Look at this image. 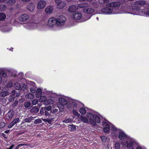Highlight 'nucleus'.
Returning a JSON list of instances; mask_svg holds the SVG:
<instances>
[{"instance_id": "f257e3e1", "label": "nucleus", "mask_w": 149, "mask_h": 149, "mask_svg": "<svg viewBox=\"0 0 149 149\" xmlns=\"http://www.w3.org/2000/svg\"><path fill=\"white\" fill-rule=\"evenodd\" d=\"M52 107L51 106H48L42 107L40 110V114L41 116L44 115L45 117L50 116V113H52Z\"/></svg>"}, {"instance_id": "f03ea898", "label": "nucleus", "mask_w": 149, "mask_h": 149, "mask_svg": "<svg viewBox=\"0 0 149 149\" xmlns=\"http://www.w3.org/2000/svg\"><path fill=\"white\" fill-rule=\"evenodd\" d=\"M88 114L87 117L89 119V121L92 125H95L96 124V123H100V119L99 116L91 113H89Z\"/></svg>"}, {"instance_id": "7ed1b4c3", "label": "nucleus", "mask_w": 149, "mask_h": 149, "mask_svg": "<svg viewBox=\"0 0 149 149\" xmlns=\"http://www.w3.org/2000/svg\"><path fill=\"white\" fill-rule=\"evenodd\" d=\"M127 2L125 0H119L118 1H115L107 3V6L111 7H117L120 6L123 3H125Z\"/></svg>"}, {"instance_id": "20e7f679", "label": "nucleus", "mask_w": 149, "mask_h": 149, "mask_svg": "<svg viewBox=\"0 0 149 149\" xmlns=\"http://www.w3.org/2000/svg\"><path fill=\"white\" fill-rule=\"evenodd\" d=\"M66 20V17L63 15L56 16V24L57 25H61V24L64 23Z\"/></svg>"}, {"instance_id": "39448f33", "label": "nucleus", "mask_w": 149, "mask_h": 149, "mask_svg": "<svg viewBox=\"0 0 149 149\" xmlns=\"http://www.w3.org/2000/svg\"><path fill=\"white\" fill-rule=\"evenodd\" d=\"M29 17L28 14H24L22 15L19 18V19L20 22H26L28 20Z\"/></svg>"}, {"instance_id": "423d86ee", "label": "nucleus", "mask_w": 149, "mask_h": 149, "mask_svg": "<svg viewBox=\"0 0 149 149\" xmlns=\"http://www.w3.org/2000/svg\"><path fill=\"white\" fill-rule=\"evenodd\" d=\"M146 3V1L144 0H140L136 1L134 3L130 2V4L138 6H142L144 5Z\"/></svg>"}, {"instance_id": "0eeeda50", "label": "nucleus", "mask_w": 149, "mask_h": 149, "mask_svg": "<svg viewBox=\"0 0 149 149\" xmlns=\"http://www.w3.org/2000/svg\"><path fill=\"white\" fill-rule=\"evenodd\" d=\"M110 7L103 8L101 9V11L104 13L109 14L112 13L113 11V9L112 8H109Z\"/></svg>"}, {"instance_id": "6e6552de", "label": "nucleus", "mask_w": 149, "mask_h": 149, "mask_svg": "<svg viewBox=\"0 0 149 149\" xmlns=\"http://www.w3.org/2000/svg\"><path fill=\"white\" fill-rule=\"evenodd\" d=\"M56 18H55L54 17L50 18L48 20V25L49 26L52 27L53 26L54 24H56Z\"/></svg>"}, {"instance_id": "1a4fd4ad", "label": "nucleus", "mask_w": 149, "mask_h": 149, "mask_svg": "<svg viewBox=\"0 0 149 149\" xmlns=\"http://www.w3.org/2000/svg\"><path fill=\"white\" fill-rule=\"evenodd\" d=\"M14 114V112L12 110H10L6 115V119L9 120H11L13 117Z\"/></svg>"}, {"instance_id": "9d476101", "label": "nucleus", "mask_w": 149, "mask_h": 149, "mask_svg": "<svg viewBox=\"0 0 149 149\" xmlns=\"http://www.w3.org/2000/svg\"><path fill=\"white\" fill-rule=\"evenodd\" d=\"M102 124L103 126L105 127L103 128V131L106 133L108 132L110 130L109 125L106 122H103Z\"/></svg>"}, {"instance_id": "9b49d317", "label": "nucleus", "mask_w": 149, "mask_h": 149, "mask_svg": "<svg viewBox=\"0 0 149 149\" xmlns=\"http://www.w3.org/2000/svg\"><path fill=\"white\" fill-rule=\"evenodd\" d=\"M46 4L45 1H39L37 4V8L38 9H41L44 8Z\"/></svg>"}, {"instance_id": "f8f14e48", "label": "nucleus", "mask_w": 149, "mask_h": 149, "mask_svg": "<svg viewBox=\"0 0 149 149\" xmlns=\"http://www.w3.org/2000/svg\"><path fill=\"white\" fill-rule=\"evenodd\" d=\"M83 10L85 13L91 14L94 12L95 10L93 8L87 7L86 8H84Z\"/></svg>"}, {"instance_id": "ddd939ff", "label": "nucleus", "mask_w": 149, "mask_h": 149, "mask_svg": "<svg viewBox=\"0 0 149 149\" xmlns=\"http://www.w3.org/2000/svg\"><path fill=\"white\" fill-rule=\"evenodd\" d=\"M20 121L19 118H17L14 119L8 125V127L11 128L16 123H19Z\"/></svg>"}, {"instance_id": "4468645a", "label": "nucleus", "mask_w": 149, "mask_h": 149, "mask_svg": "<svg viewBox=\"0 0 149 149\" xmlns=\"http://www.w3.org/2000/svg\"><path fill=\"white\" fill-rule=\"evenodd\" d=\"M78 7L74 5L70 6L68 8V11L71 13H74L78 10Z\"/></svg>"}, {"instance_id": "2eb2a0df", "label": "nucleus", "mask_w": 149, "mask_h": 149, "mask_svg": "<svg viewBox=\"0 0 149 149\" xmlns=\"http://www.w3.org/2000/svg\"><path fill=\"white\" fill-rule=\"evenodd\" d=\"M34 4L32 3H29L26 6V8L31 12L33 11L35 9Z\"/></svg>"}, {"instance_id": "dca6fc26", "label": "nucleus", "mask_w": 149, "mask_h": 149, "mask_svg": "<svg viewBox=\"0 0 149 149\" xmlns=\"http://www.w3.org/2000/svg\"><path fill=\"white\" fill-rule=\"evenodd\" d=\"M59 101L62 107L63 108V106L67 104V102L66 100L63 98H60L59 99Z\"/></svg>"}, {"instance_id": "f3484780", "label": "nucleus", "mask_w": 149, "mask_h": 149, "mask_svg": "<svg viewBox=\"0 0 149 149\" xmlns=\"http://www.w3.org/2000/svg\"><path fill=\"white\" fill-rule=\"evenodd\" d=\"M125 144H127V147L129 149H135L134 148L132 147L134 144V142L130 141L129 142L127 141L125 142Z\"/></svg>"}, {"instance_id": "a211bd4d", "label": "nucleus", "mask_w": 149, "mask_h": 149, "mask_svg": "<svg viewBox=\"0 0 149 149\" xmlns=\"http://www.w3.org/2000/svg\"><path fill=\"white\" fill-rule=\"evenodd\" d=\"M39 108L37 107H32L30 110L31 112L33 114H36L39 111Z\"/></svg>"}, {"instance_id": "6ab92c4d", "label": "nucleus", "mask_w": 149, "mask_h": 149, "mask_svg": "<svg viewBox=\"0 0 149 149\" xmlns=\"http://www.w3.org/2000/svg\"><path fill=\"white\" fill-rule=\"evenodd\" d=\"M81 14L80 13H76L73 14V17L75 19H79L81 18Z\"/></svg>"}, {"instance_id": "aec40b11", "label": "nucleus", "mask_w": 149, "mask_h": 149, "mask_svg": "<svg viewBox=\"0 0 149 149\" xmlns=\"http://www.w3.org/2000/svg\"><path fill=\"white\" fill-rule=\"evenodd\" d=\"M66 3L65 1H62L57 5V8L59 9H62L66 5Z\"/></svg>"}, {"instance_id": "412c9836", "label": "nucleus", "mask_w": 149, "mask_h": 149, "mask_svg": "<svg viewBox=\"0 0 149 149\" xmlns=\"http://www.w3.org/2000/svg\"><path fill=\"white\" fill-rule=\"evenodd\" d=\"M127 8H130L135 10H138L140 9V8L139 7L137 6H134L132 5L131 6H127Z\"/></svg>"}, {"instance_id": "4be33fe9", "label": "nucleus", "mask_w": 149, "mask_h": 149, "mask_svg": "<svg viewBox=\"0 0 149 149\" xmlns=\"http://www.w3.org/2000/svg\"><path fill=\"white\" fill-rule=\"evenodd\" d=\"M42 90L40 88H38L36 92V97L37 98L40 97L42 95Z\"/></svg>"}, {"instance_id": "5701e85b", "label": "nucleus", "mask_w": 149, "mask_h": 149, "mask_svg": "<svg viewBox=\"0 0 149 149\" xmlns=\"http://www.w3.org/2000/svg\"><path fill=\"white\" fill-rule=\"evenodd\" d=\"M126 137V135L123 132H119L118 135V138L120 140L124 139Z\"/></svg>"}, {"instance_id": "b1692460", "label": "nucleus", "mask_w": 149, "mask_h": 149, "mask_svg": "<svg viewBox=\"0 0 149 149\" xmlns=\"http://www.w3.org/2000/svg\"><path fill=\"white\" fill-rule=\"evenodd\" d=\"M88 5H89V4L88 3L86 2H84L82 3L79 4L78 5V6L80 8H85L88 7Z\"/></svg>"}, {"instance_id": "393cba45", "label": "nucleus", "mask_w": 149, "mask_h": 149, "mask_svg": "<svg viewBox=\"0 0 149 149\" xmlns=\"http://www.w3.org/2000/svg\"><path fill=\"white\" fill-rule=\"evenodd\" d=\"M53 7L51 6H49L45 9V11L48 13H50L52 11Z\"/></svg>"}, {"instance_id": "a878e982", "label": "nucleus", "mask_w": 149, "mask_h": 149, "mask_svg": "<svg viewBox=\"0 0 149 149\" xmlns=\"http://www.w3.org/2000/svg\"><path fill=\"white\" fill-rule=\"evenodd\" d=\"M68 129L71 132H73L76 130V126L73 125H70L68 126Z\"/></svg>"}, {"instance_id": "bb28decb", "label": "nucleus", "mask_w": 149, "mask_h": 149, "mask_svg": "<svg viewBox=\"0 0 149 149\" xmlns=\"http://www.w3.org/2000/svg\"><path fill=\"white\" fill-rule=\"evenodd\" d=\"M34 95L30 93L27 94L25 95V98L28 99H31L34 97Z\"/></svg>"}, {"instance_id": "cd10ccee", "label": "nucleus", "mask_w": 149, "mask_h": 149, "mask_svg": "<svg viewBox=\"0 0 149 149\" xmlns=\"http://www.w3.org/2000/svg\"><path fill=\"white\" fill-rule=\"evenodd\" d=\"M14 86L16 89L19 90H21L22 89V88L20 84L17 82H16L15 83Z\"/></svg>"}, {"instance_id": "c85d7f7f", "label": "nucleus", "mask_w": 149, "mask_h": 149, "mask_svg": "<svg viewBox=\"0 0 149 149\" xmlns=\"http://www.w3.org/2000/svg\"><path fill=\"white\" fill-rule=\"evenodd\" d=\"M6 18V15L3 13H0V21H3Z\"/></svg>"}, {"instance_id": "c756f323", "label": "nucleus", "mask_w": 149, "mask_h": 149, "mask_svg": "<svg viewBox=\"0 0 149 149\" xmlns=\"http://www.w3.org/2000/svg\"><path fill=\"white\" fill-rule=\"evenodd\" d=\"M33 119V117H29L26 118L24 119V121L25 122L27 123H30L31 122L32 120Z\"/></svg>"}, {"instance_id": "7c9ffc66", "label": "nucleus", "mask_w": 149, "mask_h": 149, "mask_svg": "<svg viewBox=\"0 0 149 149\" xmlns=\"http://www.w3.org/2000/svg\"><path fill=\"white\" fill-rule=\"evenodd\" d=\"M24 106L26 108H30L31 106V103L30 102H25L24 103Z\"/></svg>"}, {"instance_id": "2f4dec72", "label": "nucleus", "mask_w": 149, "mask_h": 149, "mask_svg": "<svg viewBox=\"0 0 149 149\" xmlns=\"http://www.w3.org/2000/svg\"><path fill=\"white\" fill-rule=\"evenodd\" d=\"M79 111L81 114L84 115L86 113V110L84 108L82 107L80 109Z\"/></svg>"}, {"instance_id": "473e14b6", "label": "nucleus", "mask_w": 149, "mask_h": 149, "mask_svg": "<svg viewBox=\"0 0 149 149\" xmlns=\"http://www.w3.org/2000/svg\"><path fill=\"white\" fill-rule=\"evenodd\" d=\"M8 93L7 91H4L0 93V96L1 97H5L8 95Z\"/></svg>"}, {"instance_id": "72a5a7b5", "label": "nucleus", "mask_w": 149, "mask_h": 149, "mask_svg": "<svg viewBox=\"0 0 149 149\" xmlns=\"http://www.w3.org/2000/svg\"><path fill=\"white\" fill-rule=\"evenodd\" d=\"M81 120L84 123H87L88 122V120L85 117H81Z\"/></svg>"}, {"instance_id": "f704fd0d", "label": "nucleus", "mask_w": 149, "mask_h": 149, "mask_svg": "<svg viewBox=\"0 0 149 149\" xmlns=\"http://www.w3.org/2000/svg\"><path fill=\"white\" fill-rule=\"evenodd\" d=\"M0 74L3 77H6L7 75L6 72L3 70L0 71Z\"/></svg>"}, {"instance_id": "c9c22d12", "label": "nucleus", "mask_w": 149, "mask_h": 149, "mask_svg": "<svg viewBox=\"0 0 149 149\" xmlns=\"http://www.w3.org/2000/svg\"><path fill=\"white\" fill-rule=\"evenodd\" d=\"M120 145L119 143H116L114 146V148L115 149H120Z\"/></svg>"}, {"instance_id": "e433bc0d", "label": "nucleus", "mask_w": 149, "mask_h": 149, "mask_svg": "<svg viewBox=\"0 0 149 149\" xmlns=\"http://www.w3.org/2000/svg\"><path fill=\"white\" fill-rule=\"evenodd\" d=\"M109 0H99V2L100 4H102L107 3L109 2Z\"/></svg>"}, {"instance_id": "4c0bfd02", "label": "nucleus", "mask_w": 149, "mask_h": 149, "mask_svg": "<svg viewBox=\"0 0 149 149\" xmlns=\"http://www.w3.org/2000/svg\"><path fill=\"white\" fill-rule=\"evenodd\" d=\"M42 121L40 119H37L35 120L34 122V123L35 124H37L40 123H42Z\"/></svg>"}, {"instance_id": "58836bf2", "label": "nucleus", "mask_w": 149, "mask_h": 149, "mask_svg": "<svg viewBox=\"0 0 149 149\" xmlns=\"http://www.w3.org/2000/svg\"><path fill=\"white\" fill-rule=\"evenodd\" d=\"M6 125V123L4 122H1L0 123V129L3 128Z\"/></svg>"}, {"instance_id": "ea45409f", "label": "nucleus", "mask_w": 149, "mask_h": 149, "mask_svg": "<svg viewBox=\"0 0 149 149\" xmlns=\"http://www.w3.org/2000/svg\"><path fill=\"white\" fill-rule=\"evenodd\" d=\"M8 2L10 5H13L15 3V0H9Z\"/></svg>"}, {"instance_id": "a19ab883", "label": "nucleus", "mask_w": 149, "mask_h": 149, "mask_svg": "<svg viewBox=\"0 0 149 149\" xmlns=\"http://www.w3.org/2000/svg\"><path fill=\"white\" fill-rule=\"evenodd\" d=\"M71 121V118H67L65 119L63 121V122H64L65 123H70Z\"/></svg>"}, {"instance_id": "79ce46f5", "label": "nucleus", "mask_w": 149, "mask_h": 149, "mask_svg": "<svg viewBox=\"0 0 149 149\" xmlns=\"http://www.w3.org/2000/svg\"><path fill=\"white\" fill-rule=\"evenodd\" d=\"M30 92L32 93H34L36 92V90L34 88H30Z\"/></svg>"}, {"instance_id": "37998d69", "label": "nucleus", "mask_w": 149, "mask_h": 149, "mask_svg": "<svg viewBox=\"0 0 149 149\" xmlns=\"http://www.w3.org/2000/svg\"><path fill=\"white\" fill-rule=\"evenodd\" d=\"M38 101L37 100H33L32 101V104L33 105H36V104L37 103H38Z\"/></svg>"}, {"instance_id": "c03bdc74", "label": "nucleus", "mask_w": 149, "mask_h": 149, "mask_svg": "<svg viewBox=\"0 0 149 149\" xmlns=\"http://www.w3.org/2000/svg\"><path fill=\"white\" fill-rule=\"evenodd\" d=\"M42 120L44 122H47L49 123H50L51 122V120L48 119H42Z\"/></svg>"}, {"instance_id": "a18cd8bd", "label": "nucleus", "mask_w": 149, "mask_h": 149, "mask_svg": "<svg viewBox=\"0 0 149 149\" xmlns=\"http://www.w3.org/2000/svg\"><path fill=\"white\" fill-rule=\"evenodd\" d=\"M15 97H13L10 96L9 99V100L10 102H12L14 100Z\"/></svg>"}, {"instance_id": "49530a36", "label": "nucleus", "mask_w": 149, "mask_h": 149, "mask_svg": "<svg viewBox=\"0 0 149 149\" xmlns=\"http://www.w3.org/2000/svg\"><path fill=\"white\" fill-rule=\"evenodd\" d=\"M18 103V102L17 101H15L12 104L13 106V107H15L17 106Z\"/></svg>"}, {"instance_id": "de8ad7c7", "label": "nucleus", "mask_w": 149, "mask_h": 149, "mask_svg": "<svg viewBox=\"0 0 149 149\" xmlns=\"http://www.w3.org/2000/svg\"><path fill=\"white\" fill-rule=\"evenodd\" d=\"M73 112L75 116H78L79 115V113L75 110H73Z\"/></svg>"}, {"instance_id": "09e8293b", "label": "nucleus", "mask_w": 149, "mask_h": 149, "mask_svg": "<svg viewBox=\"0 0 149 149\" xmlns=\"http://www.w3.org/2000/svg\"><path fill=\"white\" fill-rule=\"evenodd\" d=\"M1 136L3 137L4 138L6 139H7L8 138V136H6L5 134L3 133H1Z\"/></svg>"}, {"instance_id": "8fccbe9b", "label": "nucleus", "mask_w": 149, "mask_h": 149, "mask_svg": "<svg viewBox=\"0 0 149 149\" xmlns=\"http://www.w3.org/2000/svg\"><path fill=\"white\" fill-rule=\"evenodd\" d=\"M62 1V0H55V2L57 5Z\"/></svg>"}, {"instance_id": "3c124183", "label": "nucleus", "mask_w": 149, "mask_h": 149, "mask_svg": "<svg viewBox=\"0 0 149 149\" xmlns=\"http://www.w3.org/2000/svg\"><path fill=\"white\" fill-rule=\"evenodd\" d=\"M58 109H56L53 110V112H52L54 114H55L58 112Z\"/></svg>"}, {"instance_id": "603ef678", "label": "nucleus", "mask_w": 149, "mask_h": 149, "mask_svg": "<svg viewBox=\"0 0 149 149\" xmlns=\"http://www.w3.org/2000/svg\"><path fill=\"white\" fill-rule=\"evenodd\" d=\"M102 141H103L105 142L106 140V138L105 136H102L101 137Z\"/></svg>"}, {"instance_id": "864d4df0", "label": "nucleus", "mask_w": 149, "mask_h": 149, "mask_svg": "<svg viewBox=\"0 0 149 149\" xmlns=\"http://www.w3.org/2000/svg\"><path fill=\"white\" fill-rule=\"evenodd\" d=\"M14 146V144H12L9 148H7L6 149H12Z\"/></svg>"}, {"instance_id": "5fc2aeb1", "label": "nucleus", "mask_w": 149, "mask_h": 149, "mask_svg": "<svg viewBox=\"0 0 149 149\" xmlns=\"http://www.w3.org/2000/svg\"><path fill=\"white\" fill-rule=\"evenodd\" d=\"M145 14L147 16H149V11H148L145 12Z\"/></svg>"}, {"instance_id": "6e6d98bb", "label": "nucleus", "mask_w": 149, "mask_h": 149, "mask_svg": "<svg viewBox=\"0 0 149 149\" xmlns=\"http://www.w3.org/2000/svg\"><path fill=\"white\" fill-rule=\"evenodd\" d=\"M24 144L20 143V144H19L18 145H17V146L19 148V147H20L24 146Z\"/></svg>"}, {"instance_id": "4d7b16f0", "label": "nucleus", "mask_w": 149, "mask_h": 149, "mask_svg": "<svg viewBox=\"0 0 149 149\" xmlns=\"http://www.w3.org/2000/svg\"><path fill=\"white\" fill-rule=\"evenodd\" d=\"M6 7V6H3V5H1L0 6V9H1V8H2L3 9H4V8H5Z\"/></svg>"}, {"instance_id": "13d9d810", "label": "nucleus", "mask_w": 149, "mask_h": 149, "mask_svg": "<svg viewBox=\"0 0 149 149\" xmlns=\"http://www.w3.org/2000/svg\"><path fill=\"white\" fill-rule=\"evenodd\" d=\"M10 131V130H7L4 131V132L6 134H8Z\"/></svg>"}, {"instance_id": "bf43d9fd", "label": "nucleus", "mask_w": 149, "mask_h": 149, "mask_svg": "<svg viewBox=\"0 0 149 149\" xmlns=\"http://www.w3.org/2000/svg\"><path fill=\"white\" fill-rule=\"evenodd\" d=\"M9 85V86H8V87H11L12 86V85L11 83H10V84H9V83H8L7 85L8 86Z\"/></svg>"}, {"instance_id": "052dcab7", "label": "nucleus", "mask_w": 149, "mask_h": 149, "mask_svg": "<svg viewBox=\"0 0 149 149\" xmlns=\"http://www.w3.org/2000/svg\"><path fill=\"white\" fill-rule=\"evenodd\" d=\"M136 149H142L140 146H138L136 148Z\"/></svg>"}, {"instance_id": "680f3d73", "label": "nucleus", "mask_w": 149, "mask_h": 149, "mask_svg": "<svg viewBox=\"0 0 149 149\" xmlns=\"http://www.w3.org/2000/svg\"><path fill=\"white\" fill-rule=\"evenodd\" d=\"M2 81V79L1 76H0V84H1Z\"/></svg>"}, {"instance_id": "e2e57ef3", "label": "nucleus", "mask_w": 149, "mask_h": 149, "mask_svg": "<svg viewBox=\"0 0 149 149\" xmlns=\"http://www.w3.org/2000/svg\"><path fill=\"white\" fill-rule=\"evenodd\" d=\"M5 0H0V3L1 2H4Z\"/></svg>"}, {"instance_id": "0e129e2a", "label": "nucleus", "mask_w": 149, "mask_h": 149, "mask_svg": "<svg viewBox=\"0 0 149 149\" xmlns=\"http://www.w3.org/2000/svg\"><path fill=\"white\" fill-rule=\"evenodd\" d=\"M19 148V147L17 145V146L15 148V149H18Z\"/></svg>"}, {"instance_id": "69168bd1", "label": "nucleus", "mask_w": 149, "mask_h": 149, "mask_svg": "<svg viewBox=\"0 0 149 149\" xmlns=\"http://www.w3.org/2000/svg\"><path fill=\"white\" fill-rule=\"evenodd\" d=\"M59 109V110H60V111H63V109Z\"/></svg>"}, {"instance_id": "338daca9", "label": "nucleus", "mask_w": 149, "mask_h": 149, "mask_svg": "<svg viewBox=\"0 0 149 149\" xmlns=\"http://www.w3.org/2000/svg\"><path fill=\"white\" fill-rule=\"evenodd\" d=\"M68 2H70L72 1V0H66Z\"/></svg>"}, {"instance_id": "774afa93", "label": "nucleus", "mask_w": 149, "mask_h": 149, "mask_svg": "<svg viewBox=\"0 0 149 149\" xmlns=\"http://www.w3.org/2000/svg\"><path fill=\"white\" fill-rule=\"evenodd\" d=\"M127 1H135V0H127Z\"/></svg>"}]
</instances>
